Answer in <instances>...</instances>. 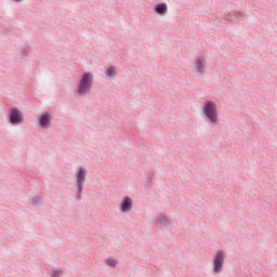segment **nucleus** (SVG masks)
Segmentation results:
<instances>
[{
  "mask_svg": "<svg viewBox=\"0 0 277 277\" xmlns=\"http://www.w3.org/2000/svg\"><path fill=\"white\" fill-rule=\"evenodd\" d=\"M94 81V76L90 72H84L79 80L78 83V94L80 96H85V94H90L92 92V83Z\"/></svg>",
  "mask_w": 277,
  "mask_h": 277,
  "instance_id": "obj_1",
  "label": "nucleus"
},
{
  "mask_svg": "<svg viewBox=\"0 0 277 277\" xmlns=\"http://www.w3.org/2000/svg\"><path fill=\"white\" fill-rule=\"evenodd\" d=\"M203 113L206 118L212 123V124H219L220 117L217 116V106L213 102H207L203 106Z\"/></svg>",
  "mask_w": 277,
  "mask_h": 277,
  "instance_id": "obj_2",
  "label": "nucleus"
},
{
  "mask_svg": "<svg viewBox=\"0 0 277 277\" xmlns=\"http://www.w3.org/2000/svg\"><path fill=\"white\" fill-rule=\"evenodd\" d=\"M226 260V252L220 250L215 253L213 260V272L220 274L224 269V261Z\"/></svg>",
  "mask_w": 277,
  "mask_h": 277,
  "instance_id": "obj_3",
  "label": "nucleus"
},
{
  "mask_svg": "<svg viewBox=\"0 0 277 277\" xmlns=\"http://www.w3.org/2000/svg\"><path fill=\"white\" fill-rule=\"evenodd\" d=\"M88 174V171L83 167H79L76 179H77V184H78V200L81 199V193L83 192V183H85V176Z\"/></svg>",
  "mask_w": 277,
  "mask_h": 277,
  "instance_id": "obj_4",
  "label": "nucleus"
},
{
  "mask_svg": "<svg viewBox=\"0 0 277 277\" xmlns=\"http://www.w3.org/2000/svg\"><path fill=\"white\" fill-rule=\"evenodd\" d=\"M195 70L199 72V75H203V72H207V58L205 57H197L194 64Z\"/></svg>",
  "mask_w": 277,
  "mask_h": 277,
  "instance_id": "obj_5",
  "label": "nucleus"
},
{
  "mask_svg": "<svg viewBox=\"0 0 277 277\" xmlns=\"http://www.w3.org/2000/svg\"><path fill=\"white\" fill-rule=\"evenodd\" d=\"M10 122L12 124H21V122H23V114H21L19 109H16V108L11 109Z\"/></svg>",
  "mask_w": 277,
  "mask_h": 277,
  "instance_id": "obj_6",
  "label": "nucleus"
},
{
  "mask_svg": "<svg viewBox=\"0 0 277 277\" xmlns=\"http://www.w3.org/2000/svg\"><path fill=\"white\" fill-rule=\"evenodd\" d=\"M120 209L122 213H129L131 209H133V199L129 196L123 197L121 203H120Z\"/></svg>",
  "mask_w": 277,
  "mask_h": 277,
  "instance_id": "obj_7",
  "label": "nucleus"
},
{
  "mask_svg": "<svg viewBox=\"0 0 277 277\" xmlns=\"http://www.w3.org/2000/svg\"><path fill=\"white\" fill-rule=\"evenodd\" d=\"M155 12L157 14H160V16H163V15L168 14V4L160 3V4L156 5Z\"/></svg>",
  "mask_w": 277,
  "mask_h": 277,
  "instance_id": "obj_8",
  "label": "nucleus"
},
{
  "mask_svg": "<svg viewBox=\"0 0 277 277\" xmlns=\"http://www.w3.org/2000/svg\"><path fill=\"white\" fill-rule=\"evenodd\" d=\"M39 122L41 127H49L51 124V116L49 114H44L40 117Z\"/></svg>",
  "mask_w": 277,
  "mask_h": 277,
  "instance_id": "obj_9",
  "label": "nucleus"
},
{
  "mask_svg": "<svg viewBox=\"0 0 277 277\" xmlns=\"http://www.w3.org/2000/svg\"><path fill=\"white\" fill-rule=\"evenodd\" d=\"M157 224H168V217L163 214H160L157 217Z\"/></svg>",
  "mask_w": 277,
  "mask_h": 277,
  "instance_id": "obj_10",
  "label": "nucleus"
},
{
  "mask_svg": "<svg viewBox=\"0 0 277 277\" xmlns=\"http://www.w3.org/2000/svg\"><path fill=\"white\" fill-rule=\"evenodd\" d=\"M106 263H107L108 267H116V265H118V262H116V260H114L111 258L106 260Z\"/></svg>",
  "mask_w": 277,
  "mask_h": 277,
  "instance_id": "obj_11",
  "label": "nucleus"
},
{
  "mask_svg": "<svg viewBox=\"0 0 277 277\" xmlns=\"http://www.w3.org/2000/svg\"><path fill=\"white\" fill-rule=\"evenodd\" d=\"M106 75L108 77H114V75H116V69L114 67H109L106 69Z\"/></svg>",
  "mask_w": 277,
  "mask_h": 277,
  "instance_id": "obj_12",
  "label": "nucleus"
},
{
  "mask_svg": "<svg viewBox=\"0 0 277 277\" xmlns=\"http://www.w3.org/2000/svg\"><path fill=\"white\" fill-rule=\"evenodd\" d=\"M62 276V271H55L52 275V277H60Z\"/></svg>",
  "mask_w": 277,
  "mask_h": 277,
  "instance_id": "obj_13",
  "label": "nucleus"
},
{
  "mask_svg": "<svg viewBox=\"0 0 277 277\" xmlns=\"http://www.w3.org/2000/svg\"><path fill=\"white\" fill-rule=\"evenodd\" d=\"M15 1H23V0H15Z\"/></svg>",
  "mask_w": 277,
  "mask_h": 277,
  "instance_id": "obj_14",
  "label": "nucleus"
}]
</instances>
